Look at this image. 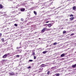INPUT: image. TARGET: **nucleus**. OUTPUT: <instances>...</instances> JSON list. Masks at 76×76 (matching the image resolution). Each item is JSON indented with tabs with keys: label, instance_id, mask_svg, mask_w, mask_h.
<instances>
[{
	"label": "nucleus",
	"instance_id": "obj_22",
	"mask_svg": "<svg viewBox=\"0 0 76 76\" xmlns=\"http://www.w3.org/2000/svg\"><path fill=\"white\" fill-rule=\"evenodd\" d=\"M22 48V46H20V47H17V49H18V48Z\"/></svg>",
	"mask_w": 76,
	"mask_h": 76
},
{
	"label": "nucleus",
	"instance_id": "obj_34",
	"mask_svg": "<svg viewBox=\"0 0 76 76\" xmlns=\"http://www.w3.org/2000/svg\"><path fill=\"white\" fill-rule=\"evenodd\" d=\"M31 68V66H29L27 67L28 69H30V68Z\"/></svg>",
	"mask_w": 76,
	"mask_h": 76
},
{
	"label": "nucleus",
	"instance_id": "obj_4",
	"mask_svg": "<svg viewBox=\"0 0 76 76\" xmlns=\"http://www.w3.org/2000/svg\"><path fill=\"white\" fill-rule=\"evenodd\" d=\"M54 23H51V24H48V26L49 28H50L51 26H53V24Z\"/></svg>",
	"mask_w": 76,
	"mask_h": 76
},
{
	"label": "nucleus",
	"instance_id": "obj_41",
	"mask_svg": "<svg viewBox=\"0 0 76 76\" xmlns=\"http://www.w3.org/2000/svg\"><path fill=\"white\" fill-rule=\"evenodd\" d=\"M50 22V21H47V22H46V23H48V22Z\"/></svg>",
	"mask_w": 76,
	"mask_h": 76
},
{
	"label": "nucleus",
	"instance_id": "obj_3",
	"mask_svg": "<svg viewBox=\"0 0 76 76\" xmlns=\"http://www.w3.org/2000/svg\"><path fill=\"white\" fill-rule=\"evenodd\" d=\"M48 29L46 28H44L41 31V33L44 32L45 31H47Z\"/></svg>",
	"mask_w": 76,
	"mask_h": 76
},
{
	"label": "nucleus",
	"instance_id": "obj_33",
	"mask_svg": "<svg viewBox=\"0 0 76 76\" xmlns=\"http://www.w3.org/2000/svg\"><path fill=\"white\" fill-rule=\"evenodd\" d=\"M29 61H30L31 62V61H33V60H29Z\"/></svg>",
	"mask_w": 76,
	"mask_h": 76
},
{
	"label": "nucleus",
	"instance_id": "obj_32",
	"mask_svg": "<svg viewBox=\"0 0 76 76\" xmlns=\"http://www.w3.org/2000/svg\"><path fill=\"white\" fill-rule=\"evenodd\" d=\"M1 36H2V34L1 33H0V38H1Z\"/></svg>",
	"mask_w": 76,
	"mask_h": 76
},
{
	"label": "nucleus",
	"instance_id": "obj_42",
	"mask_svg": "<svg viewBox=\"0 0 76 76\" xmlns=\"http://www.w3.org/2000/svg\"><path fill=\"white\" fill-rule=\"evenodd\" d=\"M20 46H22V45L21 44V43H20Z\"/></svg>",
	"mask_w": 76,
	"mask_h": 76
},
{
	"label": "nucleus",
	"instance_id": "obj_47",
	"mask_svg": "<svg viewBox=\"0 0 76 76\" xmlns=\"http://www.w3.org/2000/svg\"><path fill=\"white\" fill-rule=\"evenodd\" d=\"M38 7H36L35 8L36 9V8H37Z\"/></svg>",
	"mask_w": 76,
	"mask_h": 76
},
{
	"label": "nucleus",
	"instance_id": "obj_55",
	"mask_svg": "<svg viewBox=\"0 0 76 76\" xmlns=\"http://www.w3.org/2000/svg\"><path fill=\"white\" fill-rule=\"evenodd\" d=\"M41 69H39V70H41Z\"/></svg>",
	"mask_w": 76,
	"mask_h": 76
},
{
	"label": "nucleus",
	"instance_id": "obj_5",
	"mask_svg": "<svg viewBox=\"0 0 76 76\" xmlns=\"http://www.w3.org/2000/svg\"><path fill=\"white\" fill-rule=\"evenodd\" d=\"M66 53H63L61 55L60 57H64V56H66Z\"/></svg>",
	"mask_w": 76,
	"mask_h": 76
},
{
	"label": "nucleus",
	"instance_id": "obj_46",
	"mask_svg": "<svg viewBox=\"0 0 76 76\" xmlns=\"http://www.w3.org/2000/svg\"><path fill=\"white\" fill-rule=\"evenodd\" d=\"M44 67H45V66H47V65H45V64H44Z\"/></svg>",
	"mask_w": 76,
	"mask_h": 76
},
{
	"label": "nucleus",
	"instance_id": "obj_50",
	"mask_svg": "<svg viewBox=\"0 0 76 76\" xmlns=\"http://www.w3.org/2000/svg\"><path fill=\"white\" fill-rule=\"evenodd\" d=\"M10 23H8V24H9V25H10Z\"/></svg>",
	"mask_w": 76,
	"mask_h": 76
},
{
	"label": "nucleus",
	"instance_id": "obj_24",
	"mask_svg": "<svg viewBox=\"0 0 76 76\" xmlns=\"http://www.w3.org/2000/svg\"><path fill=\"white\" fill-rule=\"evenodd\" d=\"M4 38H3L1 39V41L2 42H3V41H4Z\"/></svg>",
	"mask_w": 76,
	"mask_h": 76
},
{
	"label": "nucleus",
	"instance_id": "obj_45",
	"mask_svg": "<svg viewBox=\"0 0 76 76\" xmlns=\"http://www.w3.org/2000/svg\"><path fill=\"white\" fill-rule=\"evenodd\" d=\"M53 8H55V7H54L53 8H52L51 9H53Z\"/></svg>",
	"mask_w": 76,
	"mask_h": 76
},
{
	"label": "nucleus",
	"instance_id": "obj_30",
	"mask_svg": "<svg viewBox=\"0 0 76 76\" xmlns=\"http://www.w3.org/2000/svg\"><path fill=\"white\" fill-rule=\"evenodd\" d=\"M37 58V57L35 56H34V59H36V58Z\"/></svg>",
	"mask_w": 76,
	"mask_h": 76
},
{
	"label": "nucleus",
	"instance_id": "obj_28",
	"mask_svg": "<svg viewBox=\"0 0 76 76\" xmlns=\"http://www.w3.org/2000/svg\"><path fill=\"white\" fill-rule=\"evenodd\" d=\"M74 34L72 33V34H71L70 35V36H71V37H72V36L74 35Z\"/></svg>",
	"mask_w": 76,
	"mask_h": 76
},
{
	"label": "nucleus",
	"instance_id": "obj_39",
	"mask_svg": "<svg viewBox=\"0 0 76 76\" xmlns=\"http://www.w3.org/2000/svg\"><path fill=\"white\" fill-rule=\"evenodd\" d=\"M28 16H31V15H30V14H29L28 15Z\"/></svg>",
	"mask_w": 76,
	"mask_h": 76
},
{
	"label": "nucleus",
	"instance_id": "obj_7",
	"mask_svg": "<svg viewBox=\"0 0 76 76\" xmlns=\"http://www.w3.org/2000/svg\"><path fill=\"white\" fill-rule=\"evenodd\" d=\"M20 57V60L21 59V58H22V55L19 56V55H17L16 56L17 57Z\"/></svg>",
	"mask_w": 76,
	"mask_h": 76
},
{
	"label": "nucleus",
	"instance_id": "obj_51",
	"mask_svg": "<svg viewBox=\"0 0 76 76\" xmlns=\"http://www.w3.org/2000/svg\"><path fill=\"white\" fill-rule=\"evenodd\" d=\"M43 8H44V7H43L42 8V9H43Z\"/></svg>",
	"mask_w": 76,
	"mask_h": 76
},
{
	"label": "nucleus",
	"instance_id": "obj_12",
	"mask_svg": "<svg viewBox=\"0 0 76 76\" xmlns=\"http://www.w3.org/2000/svg\"><path fill=\"white\" fill-rule=\"evenodd\" d=\"M34 14L36 16H37V12L36 11H34Z\"/></svg>",
	"mask_w": 76,
	"mask_h": 76
},
{
	"label": "nucleus",
	"instance_id": "obj_48",
	"mask_svg": "<svg viewBox=\"0 0 76 76\" xmlns=\"http://www.w3.org/2000/svg\"><path fill=\"white\" fill-rule=\"evenodd\" d=\"M53 76H56V74L53 75Z\"/></svg>",
	"mask_w": 76,
	"mask_h": 76
},
{
	"label": "nucleus",
	"instance_id": "obj_36",
	"mask_svg": "<svg viewBox=\"0 0 76 76\" xmlns=\"http://www.w3.org/2000/svg\"><path fill=\"white\" fill-rule=\"evenodd\" d=\"M21 21H23V18H21Z\"/></svg>",
	"mask_w": 76,
	"mask_h": 76
},
{
	"label": "nucleus",
	"instance_id": "obj_52",
	"mask_svg": "<svg viewBox=\"0 0 76 76\" xmlns=\"http://www.w3.org/2000/svg\"><path fill=\"white\" fill-rule=\"evenodd\" d=\"M4 44L6 45V43H5Z\"/></svg>",
	"mask_w": 76,
	"mask_h": 76
},
{
	"label": "nucleus",
	"instance_id": "obj_26",
	"mask_svg": "<svg viewBox=\"0 0 76 76\" xmlns=\"http://www.w3.org/2000/svg\"><path fill=\"white\" fill-rule=\"evenodd\" d=\"M70 17H71V16L72 17H73V15L72 14H71L70 15Z\"/></svg>",
	"mask_w": 76,
	"mask_h": 76
},
{
	"label": "nucleus",
	"instance_id": "obj_16",
	"mask_svg": "<svg viewBox=\"0 0 76 76\" xmlns=\"http://www.w3.org/2000/svg\"><path fill=\"white\" fill-rule=\"evenodd\" d=\"M3 8V6L2 4H0V9H2Z\"/></svg>",
	"mask_w": 76,
	"mask_h": 76
},
{
	"label": "nucleus",
	"instance_id": "obj_6",
	"mask_svg": "<svg viewBox=\"0 0 76 76\" xmlns=\"http://www.w3.org/2000/svg\"><path fill=\"white\" fill-rule=\"evenodd\" d=\"M0 14H1V15H2V14H3V15H2V16H6V14H5V12H0Z\"/></svg>",
	"mask_w": 76,
	"mask_h": 76
},
{
	"label": "nucleus",
	"instance_id": "obj_27",
	"mask_svg": "<svg viewBox=\"0 0 76 76\" xmlns=\"http://www.w3.org/2000/svg\"><path fill=\"white\" fill-rule=\"evenodd\" d=\"M14 26H18V24H14Z\"/></svg>",
	"mask_w": 76,
	"mask_h": 76
},
{
	"label": "nucleus",
	"instance_id": "obj_43",
	"mask_svg": "<svg viewBox=\"0 0 76 76\" xmlns=\"http://www.w3.org/2000/svg\"><path fill=\"white\" fill-rule=\"evenodd\" d=\"M50 22H54V21H53V20L51 21H50Z\"/></svg>",
	"mask_w": 76,
	"mask_h": 76
},
{
	"label": "nucleus",
	"instance_id": "obj_60",
	"mask_svg": "<svg viewBox=\"0 0 76 76\" xmlns=\"http://www.w3.org/2000/svg\"><path fill=\"white\" fill-rule=\"evenodd\" d=\"M30 0L32 1V0Z\"/></svg>",
	"mask_w": 76,
	"mask_h": 76
},
{
	"label": "nucleus",
	"instance_id": "obj_23",
	"mask_svg": "<svg viewBox=\"0 0 76 76\" xmlns=\"http://www.w3.org/2000/svg\"><path fill=\"white\" fill-rule=\"evenodd\" d=\"M32 55L33 56H35V52H32Z\"/></svg>",
	"mask_w": 76,
	"mask_h": 76
},
{
	"label": "nucleus",
	"instance_id": "obj_29",
	"mask_svg": "<svg viewBox=\"0 0 76 76\" xmlns=\"http://www.w3.org/2000/svg\"><path fill=\"white\" fill-rule=\"evenodd\" d=\"M55 67H53L51 68V69H55Z\"/></svg>",
	"mask_w": 76,
	"mask_h": 76
},
{
	"label": "nucleus",
	"instance_id": "obj_8",
	"mask_svg": "<svg viewBox=\"0 0 76 76\" xmlns=\"http://www.w3.org/2000/svg\"><path fill=\"white\" fill-rule=\"evenodd\" d=\"M21 12H23L25 10V8H21L20 10Z\"/></svg>",
	"mask_w": 76,
	"mask_h": 76
},
{
	"label": "nucleus",
	"instance_id": "obj_2",
	"mask_svg": "<svg viewBox=\"0 0 76 76\" xmlns=\"http://www.w3.org/2000/svg\"><path fill=\"white\" fill-rule=\"evenodd\" d=\"M9 54H10V53H8L5 54L2 56V58H7V56L9 55Z\"/></svg>",
	"mask_w": 76,
	"mask_h": 76
},
{
	"label": "nucleus",
	"instance_id": "obj_40",
	"mask_svg": "<svg viewBox=\"0 0 76 76\" xmlns=\"http://www.w3.org/2000/svg\"><path fill=\"white\" fill-rule=\"evenodd\" d=\"M2 61L4 62V61H5V60H3Z\"/></svg>",
	"mask_w": 76,
	"mask_h": 76
},
{
	"label": "nucleus",
	"instance_id": "obj_49",
	"mask_svg": "<svg viewBox=\"0 0 76 76\" xmlns=\"http://www.w3.org/2000/svg\"><path fill=\"white\" fill-rule=\"evenodd\" d=\"M39 39H41V38H39Z\"/></svg>",
	"mask_w": 76,
	"mask_h": 76
},
{
	"label": "nucleus",
	"instance_id": "obj_1",
	"mask_svg": "<svg viewBox=\"0 0 76 76\" xmlns=\"http://www.w3.org/2000/svg\"><path fill=\"white\" fill-rule=\"evenodd\" d=\"M13 50V49L12 48V47H9L7 48V51H12Z\"/></svg>",
	"mask_w": 76,
	"mask_h": 76
},
{
	"label": "nucleus",
	"instance_id": "obj_37",
	"mask_svg": "<svg viewBox=\"0 0 76 76\" xmlns=\"http://www.w3.org/2000/svg\"><path fill=\"white\" fill-rule=\"evenodd\" d=\"M28 18V19H31V20L32 19V18Z\"/></svg>",
	"mask_w": 76,
	"mask_h": 76
},
{
	"label": "nucleus",
	"instance_id": "obj_61",
	"mask_svg": "<svg viewBox=\"0 0 76 76\" xmlns=\"http://www.w3.org/2000/svg\"><path fill=\"white\" fill-rule=\"evenodd\" d=\"M63 28H62V29H63Z\"/></svg>",
	"mask_w": 76,
	"mask_h": 76
},
{
	"label": "nucleus",
	"instance_id": "obj_38",
	"mask_svg": "<svg viewBox=\"0 0 76 76\" xmlns=\"http://www.w3.org/2000/svg\"><path fill=\"white\" fill-rule=\"evenodd\" d=\"M28 23H29V24H31V22H29Z\"/></svg>",
	"mask_w": 76,
	"mask_h": 76
},
{
	"label": "nucleus",
	"instance_id": "obj_57",
	"mask_svg": "<svg viewBox=\"0 0 76 76\" xmlns=\"http://www.w3.org/2000/svg\"><path fill=\"white\" fill-rule=\"evenodd\" d=\"M16 8H18V7H16Z\"/></svg>",
	"mask_w": 76,
	"mask_h": 76
},
{
	"label": "nucleus",
	"instance_id": "obj_59",
	"mask_svg": "<svg viewBox=\"0 0 76 76\" xmlns=\"http://www.w3.org/2000/svg\"><path fill=\"white\" fill-rule=\"evenodd\" d=\"M59 7H58V8H59Z\"/></svg>",
	"mask_w": 76,
	"mask_h": 76
},
{
	"label": "nucleus",
	"instance_id": "obj_18",
	"mask_svg": "<svg viewBox=\"0 0 76 76\" xmlns=\"http://www.w3.org/2000/svg\"><path fill=\"white\" fill-rule=\"evenodd\" d=\"M50 71H48V72H47V75H50Z\"/></svg>",
	"mask_w": 76,
	"mask_h": 76
},
{
	"label": "nucleus",
	"instance_id": "obj_25",
	"mask_svg": "<svg viewBox=\"0 0 76 76\" xmlns=\"http://www.w3.org/2000/svg\"><path fill=\"white\" fill-rule=\"evenodd\" d=\"M16 12H17V11H14L12 12V13H16Z\"/></svg>",
	"mask_w": 76,
	"mask_h": 76
},
{
	"label": "nucleus",
	"instance_id": "obj_62",
	"mask_svg": "<svg viewBox=\"0 0 76 76\" xmlns=\"http://www.w3.org/2000/svg\"><path fill=\"white\" fill-rule=\"evenodd\" d=\"M20 28H21V27H20Z\"/></svg>",
	"mask_w": 76,
	"mask_h": 76
},
{
	"label": "nucleus",
	"instance_id": "obj_56",
	"mask_svg": "<svg viewBox=\"0 0 76 76\" xmlns=\"http://www.w3.org/2000/svg\"><path fill=\"white\" fill-rule=\"evenodd\" d=\"M58 57H57V58H58Z\"/></svg>",
	"mask_w": 76,
	"mask_h": 76
},
{
	"label": "nucleus",
	"instance_id": "obj_13",
	"mask_svg": "<svg viewBox=\"0 0 76 76\" xmlns=\"http://www.w3.org/2000/svg\"><path fill=\"white\" fill-rule=\"evenodd\" d=\"M53 2H52L50 3L48 5V6H51V5L52 4V5H53Z\"/></svg>",
	"mask_w": 76,
	"mask_h": 76
},
{
	"label": "nucleus",
	"instance_id": "obj_20",
	"mask_svg": "<svg viewBox=\"0 0 76 76\" xmlns=\"http://www.w3.org/2000/svg\"><path fill=\"white\" fill-rule=\"evenodd\" d=\"M63 34H66V31H63Z\"/></svg>",
	"mask_w": 76,
	"mask_h": 76
},
{
	"label": "nucleus",
	"instance_id": "obj_10",
	"mask_svg": "<svg viewBox=\"0 0 76 76\" xmlns=\"http://www.w3.org/2000/svg\"><path fill=\"white\" fill-rule=\"evenodd\" d=\"M76 67V64L72 66V67H73V68H75V67Z\"/></svg>",
	"mask_w": 76,
	"mask_h": 76
},
{
	"label": "nucleus",
	"instance_id": "obj_44",
	"mask_svg": "<svg viewBox=\"0 0 76 76\" xmlns=\"http://www.w3.org/2000/svg\"><path fill=\"white\" fill-rule=\"evenodd\" d=\"M28 16V18H30L31 16Z\"/></svg>",
	"mask_w": 76,
	"mask_h": 76
},
{
	"label": "nucleus",
	"instance_id": "obj_21",
	"mask_svg": "<svg viewBox=\"0 0 76 76\" xmlns=\"http://www.w3.org/2000/svg\"><path fill=\"white\" fill-rule=\"evenodd\" d=\"M73 10H75L76 9V7L75 6H74V7H73Z\"/></svg>",
	"mask_w": 76,
	"mask_h": 76
},
{
	"label": "nucleus",
	"instance_id": "obj_53",
	"mask_svg": "<svg viewBox=\"0 0 76 76\" xmlns=\"http://www.w3.org/2000/svg\"><path fill=\"white\" fill-rule=\"evenodd\" d=\"M37 33V32H35V34H36Z\"/></svg>",
	"mask_w": 76,
	"mask_h": 76
},
{
	"label": "nucleus",
	"instance_id": "obj_19",
	"mask_svg": "<svg viewBox=\"0 0 76 76\" xmlns=\"http://www.w3.org/2000/svg\"><path fill=\"white\" fill-rule=\"evenodd\" d=\"M47 51H44L42 52V53L43 54H46V53H47Z\"/></svg>",
	"mask_w": 76,
	"mask_h": 76
},
{
	"label": "nucleus",
	"instance_id": "obj_15",
	"mask_svg": "<svg viewBox=\"0 0 76 76\" xmlns=\"http://www.w3.org/2000/svg\"><path fill=\"white\" fill-rule=\"evenodd\" d=\"M75 18V17H73L72 18H70V20H73V19Z\"/></svg>",
	"mask_w": 76,
	"mask_h": 76
},
{
	"label": "nucleus",
	"instance_id": "obj_54",
	"mask_svg": "<svg viewBox=\"0 0 76 76\" xmlns=\"http://www.w3.org/2000/svg\"><path fill=\"white\" fill-rule=\"evenodd\" d=\"M28 14H29V12H28Z\"/></svg>",
	"mask_w": 76,
	"mask_h": 76
},
{
	"label": "nucleus",
	"instance_id": "obj_31",
	"mask_svg": "<svg viewBox=\"0 0 76 76\" xmlns=\"http://www.w3.org/2000/svg\"><path fill=\"white\" fill-rule=\"evenodd\" d=\"M46 26H48V24H45L43 25V26H46Z\"/></svg>",
	"mask_w": 76,
	"mask_h": 76
},
{
	"label": "nucleus",
	"instance_id": "obj_14",
	"mask_svg": "<svg viewBox=\"0 0 76 76\" xmlns=\"http://www.w3.org/2000/svg\"><path fill=\"white\" fill-rule=\"evenodd\" d=\"M55 75L56 76H59L60 75V74L59 73H56L55 74Z\"/></svg>",
	"mask_w": 76,
	"mask_h": 76
},
{
	"label": "nucleus",
	"instance_id": "obj_11",
	"mask_svg": "<svg viewBox=\"0 0 76 76\" xmlns=\"http://www.w3.org/2000/svg\"><path fill=\"white\" fill-rule=\"evenodd\" d=\"M18 52L19 53H21V52H22V50H18Z\"/></svg>",
	"mask_w": 76,
	"mask_h": 76
},
{
	"label": "nucleus",
	"instance_id": "obj_17",
	"mask_svg": "<svg viewBox=\"0 0 76 76\" xmlns=\"http://www.w3.org/2000/svg\"><path fill=\"white\" fill-rule=\"evenodd\" d=\"M57 43L55 42L53 43V45H57Z\"/></svg>",
	"mask_w": 76,
	"mask_h": 76
},
{
	"label": "nucleus",
	"instance_id": "obj_35",
	"mask_svg": "<svg viewBox=\"0 0 76 76\" xmlns=\"http://www.w3.org/2000/svg\"><path fill=\"white\" fill-rule=\"evenodd\" d=\"M2 64H3L4 63V62L3 61H1Z\"/></svg>",
	"mask_w": 76,
	"mask_h": 76
},
{
	"label": "nucleus",
	"instance_id": "obj_9",
	"mask_svg": "<svg viewBox=\"0 0 76 76\" xmlns=\"http://www.w3.org/2000/svg\"><path fill=\"white\" fill-rule=\"evenodd\" d=\"M44 64H43L40 66V67H44Z\"/></svg>",
	"mask_w": 76,
	"mask_h": 76
},
{
	"label": "nucleus",
	"instance_id": "obj_58",
	"mask_svg": "<svg viewBox=\"0 0 76 76\" xmlns=\"http://www.w3.org/2000/svg\"><path fill=\"white\" fill-rule=\"evenodd\" d=\"M75 53H76V51L75 52Z\"/></svg>",
	"mask_w": 76,
	"mask_h": 76
}]
</instances>
